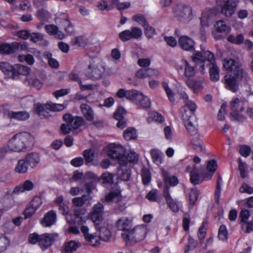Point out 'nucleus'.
Listing matches in <instances>:
<instances>
[{"instance_id":"f257e3e1","label":"nucleus","mask_w":253,"mask_h":253,"mask_svg":"<svg viewBox=\"0 0 253 253\" xmlns=\"http://www.w3.org/2000/svg\"><path fill=\"white\" fill-rule=\"evenodd\" d=\"M103 213L104 207L100 203L93 206L89 213L90 219L94 224L98 235L96 233H90L89 228L85 223L81 226V230L84 239L93 247L99 246L101 244V241L107 242L111 238V232L103 217Z\"/></svg>"},{"instance_id":"f03ea898","label":"nucleus","mask_w":253,"mask_h":253,"mask_svg":"<svg viewBox=\"0 0 253 253\" xmlns=\"http://www.w3.org/2000/svg\"><path fill=\"white\" fill-rule=\"evenodd\" d=\"M190 58L200 72L205 73L206 68L209 66L211 80L213 82L219 80V68L211 52L209 51H195Z\"/></svg>"},{"instance_id":"7ed1b4c3","label":"nucleus","mask_w":253,"mask_h":253,"mask_svg":"<svg viewBox=\"0 0 253 253\" xmlns=\"http://www.w3.org/2000/svg\"><path fill=\"white\" fill-rule=\"evenodd\" d=\"M34 136L27 131H21L14 134L6 143L7 151L21 153L27 151L34 145Z\"/></svg>"},{"instance_id":"20e7f679","label":"nucleus","mask_w":253,"mask_h":253,"mask_svg":"<svg viewBox=\"0 0 253 253\" xmlns=\"http://www.w3.org/2000/svg\"><path fill=\"white\" fill-rule=\"evenodd\" d=\"M201 160L198 156H195L193 162L195 164L192 166H188L186 168V171L190 173V181L196 185L201 183L204 179L209 180L211 178L217 168V164L215 161L211 160L208 161L207 165V169L208 172L200 174V169L196 166L200 164Z\"/></svg>"},{"instance_id":"39448f33","label":"nucleus","mask_w":253,"mask_h":253,"mask_svg":"<svg viewBox=\"0 0 253 253\" xmlns=\"http://www.w3.org/2000/svg\"><path fill=\"white\" fill-rule=\"evenodd\" d=\"M59 210L65 216V219L69 224L74 223L81 226L83 223H85L87 219L85 216V211L81 208H72L71 212H69L68 206L63 203L59 206Z\"/></svg>"},{"instance_id":"423d86ee","label":"nucleus","mask_w":253,"mask_h":253,"mask_svg":"<svg viewBox=\"0 0 253 253\" xmlns=\"http://www.w3.org/2000/svg\"><path fill=\"white\" fill-rule=\"evenodd\" d=\"M234 76H225L226 88L233 92H236L239 89V83L242 81H247L249 79L248 74L243 69H238Z\"/></svg>"},{"instance_id":"0eeeda50","label":"nucleus","mask_w":253,"mask_h":253,"mask_svg":"<svg viewBox=\"0 0 253 253\" xmlns=\"http://www.w3.org/2000/svg\"><path fill=\"white\" fill-rule=\"evenodd\" d=\"M246 100L237 97H233L230 102L231 120L242 121L245 119V110Z\"/></svg>"},{"instance_id":"6e6552de","label":"nucleus","mask_w":253,"mask_h":253,"mask_svg":"<svg viewBox=\"0 0 253 253\" xmlns=\"http://www.w3.org/2000/svg\"><path fill=\"white\" fill-rule=\"evenodd\" d=\"M147 232V226L145 224H140L134 226L127 233L123 234L122 237L126 242L136 243L143 240L146 237Z\"/></svg>"},{"instance_id":"1a4fd4ad","label":"nucleus","mask_w":253,"mask_h":253,"mask_svg":"<svg viewBox=\"0 0 253 253\" xmlns=\"http://www.w3.org/2000/svg\"><path fill=\"white\" fill-rule=\"evenodd\" d=\"M173 12L177 20L183 23H189L194 17L191 6L185 3L177 5L173 8Z\"/></svg>"},{"instance_id":"9d476101","label":"nucleus","mask_w":253,"mask_h":253,"mask_svg":"<svg viewBox=\"0 0 253 253\" xmlns=\"http://www.w3.org/2000/svg\"><path fill=\"white\" fill-rule=\"evenodd\" d=\"M105 71V68L102 61L98 58L92 59L90 61L87 70V76L93 80L100 79Z\"/></svg>"},{"instance_id":"9b49d317","label":"nucleus","mask_w":253,"mask_h":253,"mask_svg":"<svg viewBox=\"0 0 253 253\" xmlns=\"http://www.w3.org/2000/svg\"><path fill=\"white\" fill-rule=\"evenodd\" d=\"M216 2L220 7L221 13L227 17L234 14L239 3L238 0H216Z\"/></svg>"},{"instance_id":"f8f14e48","label":"nucleus","mask_w":253,"mask_h":253,"mask_svg":"<svg viewBox=\"0 0 253 253\" xmlns=\"http://www.w3.org/2000/svg\"><path fill=\"white\" fill-rule=\"evenodd\" d=\"M108 149L109 157L117 160L120 165L126 163V161L125 160L126 159L124 156L125 150L122 146L112 143L108 146Z\"/></svg>"},{"instance_id":"ddd939ff","label":"nucleus","mask_w":253,"mask_h":253,"mask_svg":"<svg viewBox=\"0 0 253 253\" xmlns=\"http://www.w3.org/2000/svg\"><path fill=\"white\" fill-rule=\"evenodd\" d=\"M175 69L179 74H184L187 78L192 77L195 74L194 67L184 59H181L176 63Z\"/></svg>"},{"instance_id":"4468645a","label":"nucleus","mask_w":253,"mask_h":253,"mask_svg":"<svg viewBox=\"0 0 253 253\" xmlns=\"http://www.w3.org/2000/svg\"><path fill=\"white\" fill-rule=\"evenodd\" d=\"M1 108L3 110V116L10 120L24 121L27 120L30 117V114L27 111H12L8 109V106L7 105L2 106Z\"/></svg>"},{"instance_id":"2eb2a0df","label":"nucleus","mask_w":253,"mask_h":253,"mask_svg":"<svg viewBox=\"0 0 253 253\" xmlns=\"http://www.w3.org/2000/svg\"><path fill=\"white\" fill-rule=\"evenodd\" d=\"M86 188V191L87 194L83 195L82 197H77L74 198L72 200V202L74 207L73 208H77L82 207L84 205H85L86 206H89L91 205L92 202V197L90 195L91 192V188L88 184H85Z\"/></svg>"},{"instance_id":"dca6fc26","label":"nucleus","mask_w":253,"mask_h":253,"mask_svg":"<svg viewBox=\"0 0 253 253\" xmlns=\"http://www.w3.org/2000/svg\"><path fill=\"white\" fill-rule=\"evenodd\" d=\"M131 101L134 102L139 108H148L151 104L149 98L137 90H135Z\"/></svg>"},{"instance_id":"f3484780","label":"nucleus","mask_w":253,"mask_h":253,"mask_svg":"<svg viewBox=\"0 0 253 253\" xmlns=\"http://www.w3.org/2000/svg\"><path fill=\"white\" fill-rule=\"evenodd\" d=\"M142 35L141 30L137 27H133L131 30H126L119 34V37L123 42L128 41L132 38L138 39Z\"/></svg>"},{"instance_id":"a211bd4d","label":"nucleus","mask_w":253,"mask_h":253,"mask_svg":"<svg viewBox=\"0 0 253 253\" xmlns=\"http://www.w3.org/2000/svg\"><path fill=\"white\" fill-rule=\"evenodd\" d=\"M58 237L57 233H44L41 234L39 245L42 250L50 247Z\"/></svg>"},{"instance_id":"6ab92c4d","label":"nucleus","mask_w":253,"mask_h":253,"mask_svg":"<svg viewBox=\"0 0 253 253\" xmlns=\"http://www.w3.org/2000/svg\"><path fill=\"white\" fill-rule=\"evenodd\" d=\"M63 119L65 122L70 124L72 130L78 129L84 123V121L82 117L79 116L73 117L69 114L64 115Z\"/></svg>"},{"instance_id":"aec40b11","label":"nucleus","mask_w":253,"mask_h":253,"mask_svg":"<svg viewBox=\"0 0 253 253\" xmlns=\"http://www.w3.org/2000/svg\"><path fill=\"white\" fill-rule=\"evenodd\" d=\"M217 11L214 8L205 10L203 12L201 17V25L202 27H208L215 17Z\"/></svg>"},{"instance_id":"412c9836","label":"nucleus","mask_w":253,"mask_h":253,"mask_svg":"<svg viewBox=\"0 0 253 253\" xmlns=\"http://www.w3.org/2000/svg\"><path fill=\"white\" fill-rule=\"evenodd\" d=\"M167 204L169 208L174 212H178L181 208L182 204L176 199H173L169 194L168 189H166L163 192Z\"/></svg>"},{"instance_id":"4be33fe9","label":"nucleus","mask_w":253,"mask_h":253,"mask_svg":"<svg viewBox=\"0 0 253 253\" xmlns=\"http://www.w3.org/2000/svg\"><path fill=\"white\" fill-rule=\"evenodd\" d=\"M57 214L55 211L50 210L40 220V223L43 227H50L56 222Z\"/></svg>"},{"instance_id":"5701e85b","label":"nucleus","mask_w":253,"mask_h":253,"mask_svg":"<svg viewBox=\"0 0 253 253\" xmlns=\"http://www.w3.org/2000/svg\"><path fill=\"white\" fill-rule=\"evenodd\" d=\"M56 22L57 23L60 24L68 34H71L73 33V27L69 21L68 16L66 13L59 14L56 19Z\"/></svg>"},{"instance_id":"b1692460","label":"nucleus","mask_w":253,"mask_h":253,"mask_svg":"<svg viewBox=\"0 0 253 253\" xmlns=\"http://www.w3.org/2000/svg\"><path fill=\"white\" fill-rule=\"evenodd\" d=\"M24 159L29 167L32 169L36 168L41 162L40 155L37 152L28 153L24 157Z\"/></svg>"},{"instance_id":"393cba45","label":"nucleus","mask_w":253,"mask_h":253,"mask_svg":"<svg viewBox=\"0 0 253 253\" xmlns=\"http://www.w3.org/2000/svg\"><path fill=\"white\" fill-rule=\"evenodd\" d=\"M178 44L180 47L186 51H192L194 49L195 42L190 37L183 36L179 38Z\"/></svg>"},{"instance_id":"a878e982","label":"nucleus","mask_w":253,"mask_h":253,"mask_svg":"<svg viewBox=\"0 0 253 253\" xmlns=\"http://www.w3.org/2000/svg\"><path fill=\"white\" fill-rule=\"evenodd\" d=\"M81 245L80 242L71 240L64 244L61 248L60 251L62 253H73L80 247Z\"/></svg>"},{"instance_id":"bb28decb","label":"nucleus","mask_w":253,"mask_h":253,"mask_svg":"<svg viewBox=\"0 0 253 253\" xmlns=\"http://www.w3.org/2000/svg\"><path fill=\"white\" fill-rule=\"evenodd\" d=\"M132 220L126 216L120 218L116 222V226L121 231L128 230L132 226Z\"/></svg>"},{"instance_id":"cd10ccee","label":"nucleus","mask_w":253,"mask_h":253,"mask_svg":"<svg viewBox=\"0 0 253 253\" xmlns=\"http://www.w3.org/2000/svg\"><path fill=\"white\" fill-rule=\"evenodd\" d=\"M119 0H100L97 2V7L98 9L104 11H109L116 7Z\"/></svg>"},{"instance_id":"c85d7f7f","label":"nucleus","mask_w":253,"mask_h":253,"mask_svg":"<svg viewBox=\"0 0 253 253\" xmlns=\"http://www.w3.org/2000/svg\"><path fill=\"white\" fill-rule=\"evenodd\" d=\"M19 47L18 42L2 43L0 45V52L3 54H11L15 52Z\"/></svg>"},{"instance_id":"c756f323","label":"nucleus","mask_w":253,"mask_h":253,"mask_svg":"<svg viewBox=\"0 0 253 253\" xmlns=\"http://www.w3.org/2000/svg\"><path fill=\"white\" fill-rule=\"evenodd\" d=\"M150 154L153 162L159 166L163 163L165 156L164 153L157 149H152L150 150Z\"/></svg>"},{"instance_id":"7c9ffc66","label":"nucleus","mask_w":253,"mask_h":253,"mask_svg":"<svg viewBox=\"0 0 253 253\" xmlns=\"http://www.w3.org/2000/svg\"><path fill=\"white\" fill-rule=\"evenodd\" d=\"M117 175L119 178L124 181H127L130 176V169L127 167L126 163L120 165L117 171Z\"/></svg>"},{"instance_id":"2f4dec72","label":"nucleus","mask_w":253,"mask_h":253,"mask_svg":"<svg viewBox=\"0 0 253 253\" xmlns=\"http://www.w3.org/2000/svg\"><path fill=\"white\" fill-rule=\"evenodd\" d=\"M223 66L225 70L229 72H232L233 74L236 73L238 69H243L237 63L232 59H225L223 61Z\"/></svg>"},{"instance_id":"473e14b6","label":"nucleus","mask_w":253,"mask_h":253,"mask_svg":"<svg viewBox=\"0 0 253 253\" xmlns=\"http://www.w3.org/2000/svg\"><path fill=\"white\" fill-rule=\"evenodd\" d=\"M34 187V183L30 180H27L22 184L16 187L14 189L13 192L16 194H19L25 191H29L32 190Z\"/></svg>"},{"instance_id":"72a5a7b5","label":"nucleus","mask_w":253,"mask_h":253,"mask_svg":"<svg viewBox=\"0 0 253 253\" xmlns=\"http://www.w3.org/2000/svg\"><path fill=\"white\" fill-rule=\"evenodd\" d=\"M81 111L85 119L92 122L94 119V113L91 108L86 104H82L80 106Z\"/></svg>"},{"instance_id":"f704fd0d","label":"nucleus","mask_w":253,"mask_h":253,"mask_svg":"<svg viewBox=\"0 0 253 253\" xmlns=\"http://www.w3.org/2000/svg\"><path fill=\"white\" fill-rule=\"evenodd\" d=\"M187 132L191 135H194L198 133V125L197 121L194 119L184 123Z\"/></svg>"},{"instance_id":"c9c22d12","label":"nucleus","mask_w":253,"mask_h":253,"mask_svg":"<svg viewBox=\"0 0 253 253\" xmlns=\"http://www.w3.org/2000/svg\"><path fill=\"white\" fill-rule=\"evenodd\" d=\"M45 29L48 34L54 36L57 38L62 39L65 37L64 33L58 30L57 27L54 25H47L45 26Z\"/></svg>"},{"instance_id":"e433bc0d","label":"nucleus","mask_w":253,"mask_h":253,"mask_svg":"<svg viewBox=\"0 0 253 253\" xmlns=\"http://www.w3.org/2000/svg\"><path fill=\"white\" fill-rule=\"evenodd\" d=\"M24 83L27 85H32L38 90L42 87V82L40 80L31 76L27 77L24 81Z\"/></svg>"},{"instance_id":"4c0bfd02","label":"nucleus","mask_w":253,"mask_h":253,"mask_svg":"<svg viewBox=\"0 0 253 253\" xmlns=\"http://www.w3.org/2000/svg\"><path fill=\"white\" fill-rule=\"evenodd\" d=\"M31 72V69L26 66L16 64L14 66L13 78L15 79L17 75H22L28 77Z\"/></svg>"},{"instance_id":"58836bf2","label":"nucleus","mask_w":253,"mask_h":253,"mask_svg":"<svg viewBox=\"0 0 253 253\" xmlns=\"http://www.w3.org/2000/svg\"><path fill=\"white\" fill-rule=\"evenodd\" d=\"M214 27L216 32L227 34L230 32L231 28L227 25L223 20H218L216 22Z\"/></svg>"},{"instance_id":"ea45409f","label":"nucleus","mask_w":253,"mask_h":253,"mask_svg":"<svg viewBox=\"0 0 253 253\" xmlns=\"http://www.w3.org/2000/svg\"><path fill=\"white\" fill-rule=\"evenodd\" d=\"M29 167V165L24 158L18 161L14 170L17 173L24 174L28 171Z\"/></svg>"},{"instance_id":"a19ab883","label":"nucleus","mask_w":253,"mask_h":253,"mask_svg":"<svg viewBox=\"0 0 253 253\" xmlns=\"http://www.w3.org/2000/svg\"><path fill=\"white\" fill-rule=\"evenodd\" d=\"M193 115L194 114L192 113V112L188 111V110L185 109V108L183 107L180 111L179 116L184 124L186 123V122H188L195 119Z\"/></svg>"},{"instance_id":"79ce46f5","label":"nucleus","mask_w":253,"mask_h":253,"mask_svg":"<svg viewBox=\"0 0 253 253\" xmlns=\"http://www.w3.org/2000/svg\"><path fill=\"white\" fill-rule=\"evenodd\" d=\"M164 181L171 186H175L178 183L177 178L174 176H170L169 173L164 170H162Z\"/></svg>"},{"instance_id":"37998d69","label":"nucleus","mask_w":253,"mask_h":253,"mask_svg":"<svg viewBox=\"0 0 253 253\" xmlns=\"http://www.w3.org/2000/svg\"><path fill=\"white\" fill-rule=\"evenodd\" d=\"M134 91V89L125 90L123 88H121L116 92V95L120 98L125 97L127 99L131 100Z\"/></svg>"},{"instance_id":"c03bdc74","label":"nucleus","mask_w":253,"mask_h":253,"mask_svg":"<svg viewBox=\"0 0 253 253\" xmlns=\"http://www.w3.org/2000/svg\"><path fill=\"white\" fill-rule=\"evenodd\" d=\"M105 199L108 202L118 203L121 199L120 191L119 190L112 191L106 196Z\"/></svg>"},{"instance_id":"a18cd8bd","label":"nucleus","mask_w":253,"mask_h":253,"mask_svg":"<svg viewBox=\"0 0 253 253\" xmlns=\"http://www.w3.org/2000/svg\"><path fill=\"white\" fill-rule=\"evenodd\" d=\"M124 138L127 141L134 140L137 137V132L135 128L133 127L127 128L123 133Z\"/></svg>"},{"instance_id":"49530a36","label":"nucleus","mask_w":253,"mask_h":253,"mask_svg":"<svg viewBox=\"0 0 253 253\" xmlns=\"http://www.w3.org/2000/svg\"><path fill=\"white\" fill-rule=\"evenodd\" d=\"M10 245V239L4 234L0 233V253L4 252Z\"/></svg>"},{"instance_id":"de8ad7c7","label":"nucleus","mask_w":253,"mask_h":253,"mask_svg":"<svg viewBox=\"0 0 253 253\" xmlns=\"http://www.w3.org/2000/svg\"><path fill=\"white\" fill-rule=\"evenodd\" d=\"M0 69L6 75H12L13 77L14 72V66L13 67L6 62L0 63Z\"/></svg>"},{"instance_id":"09e8293b","label":"nucleus","mask_w":253,"mask_h":253,"mask_svg":"<svg viewBox=\"0 0 253 253\" xmlns=\"http://www.w3.org/2000/svg\"><path fill=\"white\" fill-rule=\"evenodd\" d=\"M193 148L198 152L203 151L204 149V145L203 141L198 137L193 138L191 141Z\"/></svg>"},{"instance_id":"8fccbe9b","label":"nucleus","mask_w":253,"mask_h":253,"mask_svg":"<svg viewBox=\"0 0 253 253\" xmlns=\"http://www.w3.org/2000/svg\"><path fill=\"white\" fill-rule=\"evenodd\" d=\"M46 109L51 111H61L64 110L65 106L62 104L53 103L52 102H48L45 104Z\"/></svg>"},{"instance_id":"3c124183","label":"nucleus","mask_w":253,"mask_h":253,"mask_svg":"<svg viewBox=\"0 0 253 253\" xmlns=\"http://www.w3.org/2000/svg\"><path fill=\"white\" fill-rule=\"evenodd\" d=\"M162 85L167 95L169 100L171 102H174V94L171 88L169 87L168 84L166 82H162Z\"/></svg>"},{"instance_id":"603ef678","label":"nucleus","mask_w":253,"mask_h":253,"mask_svg":"<svg viewBox=\"0 0 253 253\" xmlns=\"http://www.w3.org/2000/svg\"><path fill=\"white\" fill-rule=\"evenodd\" d=\"M113 174L106 172L100 176L99 180L103 184H111L113 182Z\"/></svg>"},{"instance_id":"864d4df0","label":"nucleus","mask_w":253,"mask_h":253,"mask_svg":"<svg viewBox=\"0 0 253 253\" xmlns=\"http://www.w3.org/2000/svg\"><path fill=\"white\" fill-rule=\"evenodd\" d=\"M87 39L86 38L81 36L74 38L71 42L74 45L84 47L87 43Z\"/></svg>"},{"instance_id":"5fc2aeb1","label":"nucleus","mask_w":253,"mask_h":253,"mask_svg":"<svg viewBox=\"0 0 253 253\" xmlns=\"http://www.w3.org/2000/svg\"><path fill=\"white\" fill-rule=\"evenodd\" d=\"M125 160L126 161V164L128 162L130 163L135 164L138 160V155L134 151L131 150L128 153L127 157H126Z\"/></svg>"},{"instance_id":"6e6d98bb","label":"nucleus","mask_w":253,"mask_h":253,"mask_svg":"<svg viewBox=\"0 0 253 253\" xmlns=\"http://www.w3.org/2000/svg\"><path fill=\"white\" fill-rule=\"evenodd\" d=\"M83 156L86 164L92 162L94 157V152L93 150H85L83 152Z\"/></svg>"},{"instance_id":"4d7b16f0","label":"nucleus","mask_w":253,"mask_h":253,"mask_svg":"<svg viewBox=\"0 0 253 253\" xmlns=\"http://www.w3.org/2000/svg\"><path fill=\"white\" fill-rule=\"evenodd\" d=\"M228 231L226 227L224 225H221L219 228L218 237L219 240L223 241L227 240L228 238Z\"/></svg>"},{"instance_id":"13d9d810","label":"nucleus","mask_w":253,"mask_h":253,"mask_svg":"<svg viewBox=\"0 0 253 253\" xmlns=\"http://www.w3.org/2000/svg\"><path fill=\"white\" fill-rule=\"evenodd\" d=\"M42 204V200L40 196H35L29 203L30 206L34 208L36 210L39 209Z\"/></svg>"},{"instance_id":"bf43d9fd","label":"nucleus","mask_w":253,"mask_h":253,"mask_svg":"<svg viewBox=\"0 0 253 253\" xmlns=\"http://www.w3.org/2000/svg\"><path fill=\"white\" fill-rule=\"evenodd\" d=\"M188 85L193 90L195 93L198 92L203 89V81L202 80L195 81L193 84L188 83Z\"/></svg>"},{"instance_id":"052dcab7","label":"nucleus","mask_w":253,"mask_h":253,"mask_svg":"<svg viewBox=\"0 0 253 253\" xmlns=\"http://www.w3.org/2000/svg\"><path fill=\"white\" fill-rule=\"evenodd\" d=\"M18 60L20 62L25 61L29 65H33L35 62V59L33 56L30 54L20 55L18 57Z\"/></svg>"},{"instance_id":"680f3d73","label":"nucleus","mask_w":253,"mask_h":253,"mask_svg":"<svg viewBox=\"0 0 253 253\" xmlns=\"http://www.w3.org/2000/svg\"><path fill=\"white\" fill-rule=\"evenodd\" d=\"M143 27L145 35L147 38L151 39L156 34L155 29L152 26H149L148 24Z\"/></svg>"},{"instance_id":"e2e57ef3","label":"nucleus","mask_w":253,"mask_h":253,"mask_svg":"<svg viewBox=\"0 0 253 253\" xmlns=\"http://www.w3.org/2000/svg\"><path fill=\"white\" fill-rule=\"evenodd\" d=\"M141 176L143 183L145 185L148 184L151 180V175L149 170L147 169H143Z\"/></svg>"},{"instance_id":"0e129e2a","label":"nucleus","mask_w":253,"mask_h":253,"mask_svg":"<svg viewBox=\"0 0 253 253\" xmlns=\"http://www.w3.org/2000/svg\"><path fill=\"white\" fill-rule=\"evenodd\" d=\"M198 192L197 189L192 188L189 193V202L190 204L193 205L196 203L198 197Z\"/></svg>"},{"instance_id":"69168bd1","label":"nucleus","mask_w":253,"mask_h":253,"mask_svg":"<svg viewBox=\"0 0 253 253\" xmlns=\"http://www.w3.org/2000/svg\"><path fill=\"white\" fill-rule=\"evenodd\" d=\"M187 245L184 250L185 253H188L190 250H193L195 249L197 245V241L190 236L189 237Z\"/></svg>"},{"instance_id":"338daca9","label":"nucleus","mask_w":253,"mask_h":253,"mask_svg":"<svg viewBox=\"0 0 253 253\" xmlns=\"http://www.w3.org/2000/svg\"><path fill=\"white\" fill-rule=\"evenodd\" d=\"M207 225L204 222H203L202 225L199 229L198 232V237L200 240L203 241L205 238L207 232Z\"/></svg>"},{"instance_id":"774afa93","label":"nucleus","mask_w":253,"mask_h":253,"mask_svg":"<svg viewBox=\"0 0 253 253\" xmlns=\"http://www.w3.org/2000/svg\"><path fill=\"white\" fill-rule=\"evenodd\" d=\"M132 19L143 27H144L148 24L144 16L141 14L134 15L132 17Z\"/></svg>"}]
</instances>
